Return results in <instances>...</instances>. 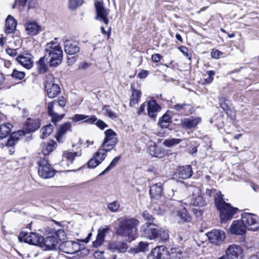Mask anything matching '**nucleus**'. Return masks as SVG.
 I'll use <instances>...</instances> for the list:
<instances>
[{
	"mask_svg": "<svg viewBox=\"0 0 259 259\" xmlns=\"http://www.w3.org/2000/svg\"><path fill=\"white\" fill-rule=\"evenodd\" d=\"M85 117V115L76 114H75L72 118L71 119L75 122H78L81 120L84 121Z\"/></svg>",
	"mask_w": 259,
	"mask_h": 259,
	"instance_id": "57",
	"label": "nucleus"
},
{
	"mask_svg": "<svg viewBox=\"0 0 259 259\" xmlns=\"http://www.w3.org/2000/svg\"><path fill=\"white\" fill-rule=\"evenodd\" d=\"M162 56L159 54H155L152 55V60L154 62H158L160 61Z\"/></svg>",
	"mask_w": 259,
	"mask_h": 259,
	"instance_id": "62",
	"label": "nucleus"
},
{
	"mask_svg": "<svg viewBox=\"0 0 259 259\" xmlns=\"http://www.w3.org/2000/svg\"><path fill=\"white\" fill-rule=\"evenodd\" d=\"M59 248L67 254H74L79 250V244L73 241H67L61 243Z\"/></svg>",
	"mask_w": 259,
	"mask_h": 259,
	"instance_id": "20",
	"label": "nucleus"
},
{
	"mask_svg": "<svg viewBox=\"0 0 259 259\" xmlns=\"http://www.w3.org/2000/svg\"><path fill=\"white\" fill-rule=\"evenodd\" d=\"M178 192L177 191H174L173 189H170L168 190L167 194V197L168 199L171 200H175L180 201L179 200V197L178 196Z\"/></svg>",
	"mask_w": 259,
	"mask_h": 259,
	"instance_id": "49",
	"label": "nucleus"
},
{
	"mask_svg": "<svg viewBox=\"0 0 259 259\" xmlns=\"http://www.w3.org/2000/svg\"><path fill=\"white\" fill-rule=\"evenodd\" d=\"M37 164L38 165V173L41 178L48 179L55 175V169L51 166L49 161L45 157L40 158Z\"/></svg>",
	"mask_w": 259,
	"mask_h": 259,
	"instance_id": "6",
	"label": "nucleus"
},
{
	"mask_svg": "<svg viewBox=\"0 0 259 259\" xmlns=\"http://www.w3.org/2000/svg\"><path fill=\"white\" fill-rule=\"evenodd\" d=\"M148 247V244L146 242H140L139 244V250L140 251L144 252Z\"/></svg>",
	"mask_w": 259,
	"mask_h": 259,
	"instance_id": "60",
	"label": "nucleus"
},
{
	"mask_svg": "<svg viewBox=\"0 0 259 259\" xmlns=\"http://www.w3.org/2000/svg\"><path fill=\"white\" fill-rule=\"evenodd\" d=\"M226 256L228 259H243V250L241 246L233 244L230 245L226 250Z\"/></svg>",
	"mask_w": 259,
	"mask_h": 259,
	"instance_id": "16",
	"label": "nucleus"
},
{
	"mask_svg": "<svg viewBox=\"0 0 259 259\" xmlns=\"http://www.w3.org/2000/svg\"><path fill=\"white\" fill-rule=\"evenodd\" d=\"M161 110L160 106L158 104L155 100H150L147 103V111L149 116L154 118L157 116V113Z\"/></svg>",
	"mask_w": 259,
	"mask_h": 259,
	"instance_id": "30",
	"label": "nucleus"
},
{
	"mask_svg": "<svg viewBox=\"0 0 259 259\" xmlns=\"http://www.w3.org/2000/svg\"><path fill=\"white\" fill-rule=\"evenodd\" d=\"M94 5L96 12L95 19L97 20L103 21L105 24L107 25L109 23L108 15L110 10L105 8L102 1H97Z\"/></svg>",
	"mask_w": 259,
	"mask_h": 259,
	"instance_id": "10",
	"label": "nucleus"
},
{
	"mask_svg": "<svg viewBox=\"0 0 259 259\" xmlns=\"http://www.w3.org/2000/svg\"><path fill=\"white\" fill-rule=\"evenodd\" d=\"M109 230V228L108 227L99 230L96 240L93 242V246L94 247H98L103 244L105 234L108 232Z\"/></svg>",
	"mask_w": 259,
	"mask_h": 259,
	"instance_id": "32",
	"label": "nucleus"
},
{
	"mask_svg": "<svg viewBox=\"0 0 259 259\" xmlns=\"http://www.w3.org/2000/svg\"><path fill=\"white\" fill-rule=\"evenodd\" d=\"M85 117L87 118H85L84 122L89 124H93L97 120V118L95 115H92L91 116L85 115Z\"/></svg>",
	"mask_w": 259,
	"mask_h": 259,
	"instance_id": "56",
	"label": "nucleus"
},
{
	"mask_svg": "<svg viewBox=\"0 0 259 259\" xmlns=\"http://www.w3.org/2000/svg\"><path fill=\"white\" fill-rule=\"evenodd\" d=\"M222 55V52L218 50H213L211 52V57L215 59H219Z\"/></svg>",
	"mask_w": 259,
	"mask_h": 259,
	"instance_id": "58",
	"label": "nucleus"
},
{
	"mask_svg": "<svg viewBox=\"0 0 259 259\" xmlns=\"http://www.w3.org/2000/svg\"><path fill=\"white\" fill-rule=\"evenodd\" d=\"M54 128V125L51 123L43 126L41 128L42 138L44 139L49 136L52 133Z\"/></svg>",
	"mask_w": 259,
	"mask_h": 259,
	"instance_id": "42",
	"label": "nucleus"
},
{
	"mask_svg": "<svg viewBox=\"0 0 259 259\" xmlns=\"http://www.w3.org/2000/svg\"><path fill=\"white\" fill-rule=\"evenodd\" d=\"M108 209L112 212H117L120 208V203L117 200L110 202L107 204Z\"/></svg>",
	"mask_w": 259,
	"mask_h": 259,
	"instance_id": "44",
	"label": "nucleus"
},
{
	"mask_svg": "<svg viewBox=\"0 0 259 259\" xmlns=\"http://www.w3.org/2000/svg\"><path fill=\"white\" fill-rule=\"evenodd\" d=\"M104 134L105 137L99 149H102L106 151L107 154L108 152L114 148L118 140L117 138V134L112 129L106 130Z\"/></svg>",
	"mask_w": 259,
	"mask_h": 259,
	"instance_id": "4",
	"label": "nucleus"
},
{
	"mask_svg": "<svg viewBox=\"0 0 259 259\" xmlns=\"http://www.w3.org/2000/svg\"><path fill=\"white\" fill-rule=\"evenodd\" d=\"M118 226L115 230V234L123 238H127L130 242L134 240L137 231V226L139 221L134 218L124 217L118 220Z\"/></svg>",
	"mask_w": 259,
	"mask_h": 259,
	"instance_id": "1",
	"label": "nucleus"
},
{
	"mask_svg": "<svg viewBox=\"0 0 259 259\" xmlns=\"http://www.w3.org/2000/svg\"><path fill=\"white\" fill-rule=\"evenodd\" d=\"M24 135L23 131H18L13 132L7 140L3 141L4 139L0 138V146L3 147L5 146L7 147H13L19 140L20 138Z\"/></svg>",
	"mask_w": 259,
	"mask_h": 259,
	"instance_id": "17",
	"label": "nucleus"
},
{
	"mask_svg": "<svg viewBox=\"0 0 259 259\" xmlns=\"http://www.w3.org/2000/svg\"><path fill=\"white\" fill-rule=\"evenodd\" d=\"M207 74L208 76L205 79V83L210 84L213 80V76L215 74V72L213 70H209L207 71Z\"/></svg>",
	"mask_w": 259,
	"mask_h": 259,
	"instance_id": "52",
	"label": "nucleus"
},
{
	"mask_svg": "<svg viewBox=\"0 0 259 259\" xmlns=\"http://www.w3.org/2000/svg\"><path fill=\"white\" fill-rule=\"evenodd\" d=\"M64 51L67 54L70 55L78 53L80 51L78 43L73 40L66 39L64 41Z\"/></svg>",
	"mask_w": 259,
	"mask_h": 259,
	"instance_id": "25",
	"label": "nucleus"
},
{
	"mask_svg": "<svg viewBox=\"0 0 259 259\" xmlns=\"http://www.w3.org/2000/svg\"><path fill=\"white\" fill-rule=\"evenodd\" d=\"M201 121V118L200 117L184 118L181 121V126L185 130L195 129Z\"/></svg>",
	"mask_w": 259,
	"mask_h": 259,
	"instance_id": "21",
	"label": "nucleus"
},
{
	"mask_svg": "<svg viewBox=\"0 0 259 259\" xmlns=\"http://www.w3.org/2000/svg\"><path fill=\"white\" fill-rule=\"evenodd\" d=\"M53 101L56 103L58 108L62 109L66 105V100L64 97H59L58 100H54Z\"/></svg>",
	"mask_w": 259,
	"mask_h": 259,
	"instance_id": "51",
	"label": "nucleus"
},
{
	"mask_svg": "<svg viewBox=\"0 0 259 259\" xmlns=\"http://www.w3.org/2000/svg\"><path fill=\"white\" fill-rule=\"evenodd\" d=\"M141 92L137 90H134L130 99V106L136 105L138 103L139 100L141 98Z\"/></svg>",
	"mask_w": 259,
	"mask_h": 259,
	"instance_id": "40",
	"label": "nucleus"
},
{
	"mask_svg": "<svg viewBox=\"0 0 259 259\" xmlns=\"http://www.w3.org/2000/svg\"><path fill=\"white\" fill-rule=\"evenodd\" d=\"M158 227L151 222H147L141 227L142 235L150 240L155 239L158 237Z\"/></svg>",
	"mask_w": 259,
	"mask_h": 259,
	"instance_id": "9",
	"label": "nucleus"
},
{
	"mask_svg": "<svg viewBox=\"0 0 259 259\" xmlns=\"http://www.w3.org/2000/svg\"><path fill=\"white\" fill-rule=\"evenodd\" d=\"M17 22L15 19L11 15H9L6 20V33H12L16 29Z\"/></svg>",
	"mask_w": 259,
	"mask_h": 259,
	"instance_id": "33",
	"label": "nucleus"
},
{
	"mask_svg": "<svg viewBox=\"0 0 259 259\" xmlns=\"http://www.w3.org/2000/svg\"><path fill=\"white\" fill-rule=\"evenodd\" d=\"M33 57L30 53H24L16 58V60L26 69H29L33 66Z\"/></svg>",
	"mask_w": 259,
	"mask_h": 259,
	"instance_id": "23",
	"label": "nucleus"
},
{
	"mask_svg": "<svg viewBox=\"0 0 259 259\" xmlns=\"http://www.w3.org/2000/svg\"><path fill=\"white\" fill-rule=\"evenodd\" d=\"M127 248V243L120 241H113L108 244L109 250L113 252L124 253Z\"/></svg>",
	"mask_w": 259,
	"mask_h": 259,
	"instance_id": "24",
	"label": "nucleus"
},
{
	"mask_svg": "<svg viewBox=\"0 0 259 259\" xmlns=\"http://www.w3.org/2000/svg\"><path fill=\"white\" fill-rule=\"evenodd\" d=\"M96 125L101 130H104L108 126V125L102 120L99 119L96 121Z\"/></svg>",
	"mask_w": 259,
	"mask_h": 259,
	"instance_id": "59",
	"label": "nucleus"
},
{
	"mask_svg": "<svg viewBox=\"0 0 259 259\" xmlns=\"http://www.w3.org/2000/svg\"><path fill=\"white\" fill-rule=\"evenodd\" d=\"M143 218L145 220L152 223L155 219L147 210H145L142 214Z\"/></svg>",
	"mask_w": 259,
	"mask_h": 259,
	"instance_id": "54",
	"label": "nucleus"
},
{
	"mask_svg": "<svg viewBox=\"0 0 259 259\" xmlns=\"http://www.w3.org/2000/svg\"><path fill=\"white\" fill-rule=\"evenodd\" d=\"M150 153L152 156L159 158L164 157L167 154L165 150L157 146L151 147L150 148Z\"/></svg>",
	"mask_w": 259,
	"mask_h": 259,
	"instance_id": "35",
	"label": "nucleus"
},
{
	"mask_svg": "<svg viewBox=\"0 0 259 259\" xmlns=\"http://www.w3.org/2000/svg\"><path fill=\"white\" fill-rule=\"evenodd\" d=\"M149 194L152 199H160L163 196L162 184L158 183L152 185L150 188Z\"/></svg>",
	"mask_w": 259,
	"mask_h": 259,
	"instance_id": "27",
	"label": "nucleus"
},
{
	"mask_svg": "<svg viewBox=\"0 0 259 259\" xmlns=\"http://www.w3.org/2000/svg\"><path fill=\"white\" fill-rule=\"evenodd\" d=\"M241 217L248 230L254 231L259 228V218L256 215L244 212L242 213Z\"/></svg>",
	"mask_w": 259,
	"mask_h": 259,
	"instance_id": "8",
	"label": "nucleus"
},
{
	"mask_svg": "<svg viewBox=\"0 0 259 259\" xmlns=\"http://www.w3.org/2000/svg\"><path fill=\"white\" fill-rule=\"evenodd\" d=\"M55 79L52 75H48L45 80V89L49 98H53L57 96L60 93L59 86L54 83Z\"/></svg>",
	"mask_w": 259,
	"mask_h": 259,
	"instance_id": "7",
	"label": "nucleus"
},
{
	"mask_svg": "<svg viewBox=\"0 0 259 259\" xmlns=\"http://www.w3.org/2000/svg\"><path fill=\"white\" fill-rule=\"evenodd\" d=\"M209 241L213 244H220L226 238L225 232L221 230H213L207 234Z\"/></svg>",
	"mask_w": 259,
	"mask_h": 259,
	"instance_id": "18",
	"label": "nucleus"
},
{
	"mask_svg": "<svg viewBox=\"0 0 259 259\" xmlns=\"http://www.w3.org/2000/svg\"><path fill=\"white\" fill-rule=\"evenodd\" d=\"M45 57L50 58V67H57L62 62L63 51L60 46L57 42L52 41L47 44L45 47Z\"/></svg>",
	"mask_w": 259,
	"mask_h": 259,
	"instance_id": "3",
	"label": "nucleus"
},
{
	"mask_svg": "<svg viewBox=\"0 0 259 259\" xmlns=\"http://www.w3.org/2000/svg\"><path fill=\"white\" fill-rule=\"evenodd\" d=\"M173 108L186 116L192 114L194 112L193 107L190 104L185 103L177 104L174 106Z\"/></svg>",
	"mask_w": 259,
	"mask_h": 259,
	"instance_id": "31",
	"label": "nucleus"
},
{
	"mask_svg": "<svg viewBox=\"0 0 259 259\" xmlns=\"http://www.w3.org/2000/svg\"><path fill=\"white\" fill-rule=\"evenodd\" d=\"M106 156L107 154L105 151H104L102 149H99L87 163L88 168H94L96 167L102 162Z\"/></svg>",
	"mask_w": 259,
	"mask_h": 259,
	"instance_id": "14",
	"label": "nucleus"
},
{
	"mask_svg": "<svg viewBox=\"0 0 259 259\" xmlns=\"http://www.w3.org/2000/svg\"><path fill=\"white\" fill-rule=\"evenodd\" d=\"M71 124L70 122H66L61 125L55 136L56 140L59 142L67 131H71Z\"/></svg>",
	"mask_w": 259,
	"mask_h": 259,
	"instance_id": "34",
	"label": "nucleus"
},
{
	"mask_svg": "<svg viewBox=\"0 0 259 259\" xmlns=\"http://www.w3.org/2000/svg\"><path fill=\"white\" fill-rule=\"evenodd\" d=\"M77 152H65L63 154L64 158H66L70 163H72L75 157L79 156Z\"/></svg>",
	"mask_w": 259,
	"mask_h": 259,
	"instance_id": "46",
	"label": "nucleus"
},
{
	"mask_svg": "<svg viewBox=\"0 0 259 259\" xmlns=\"http://www.w3.org/2000/svg\"><path fill=\"white\" fill-rule=\"evenodd\" d=\"M18 240L20 242H24L29 244L41 246L44 237L38 233L22 231L18 236Z\"/></svg>",
	"mask_w": 259,
	"mask_h": 259,
	"instance_id": "5",
	"label": "nucleus"
},
{
	"mask_svg": "<svg viewBox=\"0 0 259 259\" xmlns=\"http://www.w3.org/2000/svg\"><path fill=\"white\" fill-rule=\"evenodd\" d=\"M179 50L184 55L187 57L190 60H191V55L187 47L181 46L179 47Z\"/></svg>",
	"mask_w": 259,
	"mask_h": 259,
	"instance_id": "53",
	"label": "nucleus"
},
{
	"mask_svg": "<svg viewBox=\"0 0 259 259\" xmlns=\"http://www.w3.org/2000/svg\"><path fill=\"white\" fill-rule=\"evenodd\" d=\"M193 174L192 166L190 165L179 166L176 172V175L178 177L183 179L191 178Z\"/></svg>",
	"mask_w": 259,
	"mask_h": 259,
	"instance_id": "28",
	"label": "nucleus"
},
{
	"mask_svg": "<svg viewBox=\"0 0 259 259\" xmlns=\"http://www.w3.org/2000/svg\"><path fill=\"white\" fill-rule=\"evenodd\" d=\"M170 121V116L168 114L165 113L159 118L158 124L161 128H167L169 126Z\"/></svg>",
	"mask_w": 259,
	"mask_h": 259,
	"instance_id": "38",
	"label": "nucleus"
},
{
	"mask_svg": "<svg viewBox=\"0 0 259 259\" xmlns=\"http://www.w3.org/2000/svg\"><path fill=\"white\" fill-rule=\"evenodd\" d=\"M181 141L182 140L179 139H167L164 141L163 142V145L165 147H171L173 146L179 144Z\"/></svg>",
	"mask_w": 259,
	"mask_h": 259,
	"instance_id": "43",
	"label": "nucleus"
},
{
	"mask_svg": "<svg viewBox=\"0 0 259 259\" xmlns=\"http://www.w3.org/2000/svg\"><path fill=\"white\" fill-rule=\"evenodd\" d=\"M246 226L241 218L240 221L235 220L232 222L230 231L232 234L242 235L246 233Z\"/></svg>",
	"mask_w": 259,
	"mask_h": 259,
	"instance_id": "22",
	"label": "nucleus"
},
{
	"mask_svg": "<svg viewBox=\"0 0 259 259\" xmlns=\"http://www.w3.org/2000/svg\"><path fill=\"white\" fill-rule=\"evenodd\" d=\"M11 76L15 80H20L24 78L25 73L23 71H18L17 69H14Z\"/></svg>",
	"mask_w": 259,
	"mask_h": 259,
	"instance_id": "45",
	"label": "nucleus"
},
{
	"mask_svg": "<svg viewBox=\"0 0 259 259\" xmlns=\"http://www.w3.org/2000/svg\"><path fill=\"white\" fill-rule=\"evenodd\" d=\"M220 106L222 108V109L224 110V111L225 112L226 114H227L228 116L231 115V113H232V112L230 109L229 105L226 102L220 104Z\"/></svg>",
	"mask_w": 259,
	"mask_h": 259,
	"instance_id": "55",
	"label": "nucleus"
},
{
	"mask_svg": "<svg viewBox=\"0 0 259 259\" xmlns=\"http://www.w3.org/2000/svg\"><path fill=\"white\" fill-rule=\"evenodd\" d=\"M162 241H167L169 239V233L167 230L164 229H158V237Z\"/></svg>",
	"mask_w": 259,
	"mask_h": 259,
	"instance_id": "48",
	"label": "nucleus"
},
{
	"mask_svg": "<svg viewBox=\"0 0 259 259\" xmlns=\"http://www.w3.org/2000/svg\"><path fill=\"white\" fill-rule=\"evenodd\" d=\"M83 3V0H69V8L71 10H74L80 7Z\"/></svg>",
	"mask_w": 259,
	"mask_h": 259,
	"instance_id": "47",
	"label": "nucleus"
},
{
	"mask_svg": "<svg viewBox=\"0 0 259 259\" xmlns=\"http://www.w3.org/2000/svg\"><path fill=\"white\" fill-rule=\"evenodd\" d=\"M121 157L120 156H116L112 160L109 165L102 172L99 174V176H103L108 172H109L112 168L115 166L118 163V161L120 160Z\"/></svg>",
	"mask_w": 259,
	"mask_h": 259,
	"instance_id": "41",
	"label": "nucleus"
},
{
	"mask_svg": "<svg viewBox=\"0 0 259 259\" xmlns=\"http://www.w3.org/2000/svg\"><path fill=\"white\" fill-rule=\"evenodd\" d=\"M170 254L164 246H159L153 249L148 256V259H170Z\"/></svg>",
	"mask_w": 259,
	"mask_h": 259,
	"instance_id": "12",
	"label": "nucleus"
},
{
	"mask_svg": "<svg viewBox=\"0 0 259 259\" xmlns=\"http://www.w3.org/2000/svg\"><path fill=\"white\" fill-rule=\"evenodd\" d=\"M13 125L10 123L0 125V138H7L11 133Z\"/></svg>",
	"mask_w": 259,
	"mask_h": 259,
	"instance_id": "36",
	"label": "nucleus"
},
{
	"mask_svg": "<svg viewBox=\"0 0 259 259\" xmlns=\"http://www.w3.org/2000/svg\"><path fill=\"white\" fill-rule=\"evenodd\" d=\"M183 252L181 251H179L176 252L175 254L172 253V257L175 259H181L183 257Z\"/></svg>",
	"mask_w": 259,
	"mask_h": 259,
	"instance_id": "64",
	"label": "nucleus"
},
{
	"mask_svg": "<svg viewBox=\"0 0 259 259\" xmlns=\"http://www.w3.org/2000/svg\"><path fill=\"white\" fill-rule=\"evenodd\" d=\"M25 29L27 33L32 36L37 35L41 31V26L34 21L27 22L25 24Z\"/></svg>",
	"mask_w": 259,
	"mask_h": 259,
	"instance_id": "29",
	"label": "nucleus"
},
{
	"mask_svg": "<svg viewBox=\"0 0 259 259\" xmlns=\"http://www.w3.org/2000/svg\"><path fill=\"white\" fill-rule=\"evenodd\" d=\"M60 234H62L63 236H64V231H59L54 235L48 236L45 238H44V240L42 241V245L40 246H45L46 249H56L57 244L59 241H61L59 237Z\"/></svg>",
	"mask_w": 259,
	"mask_h": 259,
	"instance_id": "11",
	"label": "nucleus"
},
{
	"mask_svg": "<svg viewBox=\"0 0 259 259\" xmlns=\"http://www.w3.org/2000/svg\"><path fill=\"white\" fill-rule=\"evenodd\" d=\"M91 66V64L87 62H81L78 66L79 69L85 70Z\"/></svg>",
	"mask_w": 259,
	"mask_h": 259,
	"instance_id": "63",
	"label": "nucleus"
},
{
	"mask_svg": "<svg viewBox=\"0 0 259 259\" xmlns=\"http://www.w3.org/2000/svg\"><path fill=\"white\" fill-rule=\"evenodd\" d=\"M214 203L218 210L220 211V217L222 223H226L230 220L236 213L238 209L232 206L230 204L225 201L223 195L220 191L217 192L214 196Z\"/></svg>",
	"mask_w": 259,
	"mask_h": 259,
	"instance_id": "2",
	"label": "nucleus"
},
{
	"mask_svg": "<svg viewBox=\"0 0 259 259\" xmlns=\"http://www.w3.org/2000/svg\"><path fill=\"white\" fill-rule=\"evenodd\" d=\"M57 145V143L53 140H51L46 145H45L42 149V152L45 156L49 155L51 152H52L55 147V146Z\"/></svg>",
	"mask_w": 259,
	"mask_h": 259,
	"instance_id": "39",
	"label": "nucleus"
},
{
	"mask_svg": "<svg viewBox=\"0 0 259 259\" xmlns=\"http://www.w3.org/2000/svg\"><path fill=\"white\" fill-rule=\"evenodd\" d=\"M175 219L179 225H182L190 222L191 216L186 208H183L176 211Z\"/></svg>",
	"mask_w": 259,
	"mask_h": 259,
	"instance_id": "26",
	"label": "nucleus"
},
{
	"mask_svg": "<svg viewBox=\"0 0 259 259\" xmlns=\"http://www.w3.org/2000/svg\"><path fill=\"white\" fill-rule=\"evenodd\" d=\"M40 126V120L39 118H27L26 121L23 125V131L24 132V136L26 133H30L34 132L37 130Z\"/></svg>",
	"mask_w": 259,
	"mask_h": 259,
	"instance_id": "19",
	"label": "nucleus"
},
{
	"mask_svg": "<svg viewBox=\"0 0 259 259\" xmlns=\"http://www.w3.org/2000/svg\"><path fill=\"white\" fill-rule=\"evenodd\" d=\"M17 49H13L11 48H8L6 50L7 54L12 57H15L17 55Z\"/></svg>",
	"mask_w": 259,
	"mask_h": 259,
	"instance_id": "61",
	"label": "nucleus"
},
{
	"mask_svg": "<svg viewBox=\"0 0 259 259\" xmlns=\"http://www.w3.org/2000/svg\"><path fill=\"white\" fill-rule=\"evenodd\" d=\"M55 104L53 100L49 102L48 104L47 109L48 115L51 117V121L56 125L58 121L64 117L65 114H59L58 113L59 111V108L57 107Z\"/></svg>",
	"mask_w": 259,
	"mask_h": 259,
	"instance_id": "13",
	"label": "nucleus"
},
{
	"mask_svg": "<svg viewBox=\"0 0 259 259\" xmlns=\"http://www.w3.org/2000/svg\"><path fill=\"white\" fill-rule=\"evenodd\" d=\"M108 105H105L103 108V110L105 111V114L109 118L113 119L117 117V114L113 112L110 108Z\"/></svg>",
	"mask_w": 259,
	"mask_h": 259,
	"instance_id": "50",
	"label": "nucleus"
},
{
	"mask_svg": "<svg viewBox=\"0 0 259 259\" xmlns=\"http://www.w3.org/2000/svg\"><path fill=\"white\" fill-rule=\"evenodd\" d=\"M45 58L46 57H45V56L41 57L36 62L37 69L39 73H45L48 70V65L45 63Z\"/></svg>",
	"mask_w": 259,
	"mask_h": 259,
	"instance_id": "37",
	"label": "nucleus"
},
{
	"mask_svg": "<svg viewBox=\"0 0 259 259\" xmlns=\"http://www.w3.org/2000/svg\"><path fill=\"white\" fill-rule=\"evenodd\" d=\"M186 204L190 206L196 207H203L206 205V202L204 199L203 196L199 192L193 193L192 195L189 196L186 199Z\"/></svg>",
	"mask_w": 259,
	"mask_h": 259,
	"instance_id": "15",
	"label": "nucleus"
}]
</instances>
